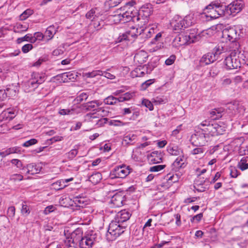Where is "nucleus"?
<instances>
[{
    "label": "nucleus",
    "mask_w": 248,
    "mask_h": 248,
    "mask_svg": "<svg viewBox=\"0 0 248 248\" xmlns=\"http://www.w3.org/2000/svg\"><path fill=\"white\" fill-rule=\"evenodd\" d=\"M171 37H174L172 42L173 46L177 47L194 43L197 35L195 30H193L177 35L171 34Z\"/></svg>",
    "instance_id": "nucleus-1"
},
{
    "label": "nucleus",
    "mask_w": 248,
    "mask_h": 248,
    "mask_svg": "<svg viewBox=\"0 0 248 248\" xmlns=\"http://www.w3.org/2000/svg\"><path fill=\"white\" fill-rule=\"evenodd\" d=\"M127 225L120 224L115 220H112L109 224L107 236L109 240L112 241L123 233Z\"/></svg>",
    "instance_id": "nucleus-2"
},
{
    "label": "nucleus",
    "mask_w": 248,
    "mask_h": 248,
    "mask_svg": "<svg viewBox=\"0 0 248 248\" xmlns=\"http://www.w3.org/2000/svg\"><path fill=\"white\" fill-rule=\"evenodd\" d=\"M198 127L202 131L208 132L212 136L221 134V126L215 121L205 120L202 121Z\"/></svg>",
    "instance_id": "nucleus-3"
},
{
    "label": "nucleus",
    "mask_w": 248,
    "mask_h": 248,
    "mask_svg": "<svg viewBox=\"0 0 248 248\" xmlns=\"http://www.w3.org/2000/svg\"><path fill=\"white\" fill-rule=\"evenodd\" d=\"M129 166H119L115 167L110 172L109 176L111 179L124 178L130 172Z\"/></svg>",
    "instance_id": "nucleus-4"
},
{
    "label": "nucleus",
    "mask_w": 248,
    "mask_h": 248,
    "mask_svg": "<svg viewBox=\"0 0 248 248\" xmlns=\"http://www.w3.org/2000/svg\"><path fill=\"white\" fill-rule=\"evenodd\" d=\"M215 8V11L217 13V15L222 16L228 15V9L227 5L221 3L219 1L216 0L212 2L210 4L207 5L205 9L212 10Z\"/></svg>",
    "instance_id": "nucleus-5"
},
{
    "label": "nucleus",
    "mask_w": 248,
    "mask_h": 248,
    "mask_svg": "<svg viewBox=\"0 0 248 248\" xmlns=\"http://www.w3.org/2000/svg\"><path fill=\"white\" fill-rule=\"evenodd\" d=\"M224 63L228 70L240 68L242 64L239 57L232 53H231L229 56L225 58Z\"/></svg>",
    "instance_id": "nucleus-6"
},
{
    "label": "nucleus",
    "mask_w": 248,
    "mask_h": 248,
    "mask_svg": "<svg viewBox=\"0 0 248 248\" xmlns=\"http://www.w3.org/2000/svg\"><path fill=\"white\" fill-rule=\"evenodd\" d=\"M96 234H88L79 240V247L80 248H91L95 242Z\"/></svg>",
    "instance_id": "nucleus-7"
},
{
    "label": "nucleus",
    "mask_w": 248,
    "mask_h": 248,
    "mask_svg": "<svg viewBox=\"0 0 248 248\" xmlns=\"http://www.w3.org/2000/svg\"><path fill=\"white\" fill-rule=\"evenodd\" d=\"M190 141L194 146L202 147L206 141L205 134L203 133L196 132L195 134L192 135Z\"/></svg>",
    "instance_id": "nucleus-8"
},
{
    "label": "nucleus",
    "mask_w": 248,
    "mask_h": 248,
    "mask_svg": "<svg viewBox=\"0 0 248 248\" xmlns=\"http://www.w3.org/2000/svg\"><path fill=\"white\" fill-rule=\"evenodd\" d=\"M185 20L179 16H175L171 20V27H173V33H180L183 28H186Z\"/></svg>",
    "instance_id": "nucleus-9"
},
{
    "label": "nucleus",
    "mask_w": 248,
    "mask_h": 248,
    "mask_svg": "<svg viewBox=\"0 0 248 248\" xmlns=\"http://www.w3.org/2000/svg\"><path fill=\"white\" fill-rule=\"evenodd\" d=\"M222 37L230 42H235L237 38L236 30L233 27L224 29L222 31Z\"/></svg>",
    "instance_id": "nucleus-10"
},
{
    "label": "nucleus",
    "mask_w": 248,
    "mask_h": 248,
    "mask_svg": "<svg viewBox=\"0 0 248 248\" xmlns=\"http://www.w3.org/2000/svg\"><path fill=\"white\" fill-rule=\"evenodd\" d=\"M42 169V167L39 165L34 163H31L22 168V170L26 171L25 174L34 175L39 173Z\"/></svg>",
    "instance_id": "nucleus-11"
},
{
    "label": "nucleus",
    "mask_w": 248,
    "mask_h": 248,
    "mask_svg": "<svg viewBox=\"0 0 248 248\" xmlns=\"http://www.w3.org/2000/svg\"><path fill=\"white\" fill-rule=\"evenodd\" d=\"M227 108L229 110L228 113H231L232 115L240 113L243 110V107L237 101H234L228 103Z\"/></svg>",
    "instance_id": "nucleus-12"
},
{
    "label": "nucleus",
    "mask_w": 248,
    "mask_h": 248,
    "mask_svg": "<svg viewBox=\"0 0 248 248\" xmlns=\"http://www.w3.org/2000/svg\"><path fill=\"white\" fill-rule=\"evenodd\" d=\"M243 7L242 4L238 1L232 2L227 5L228 15H235L241 11Z\"/></svg>",
    "instance_id": "nucleus-13"
},
{
    "label": "nucleus",
    "mask_w": 248,
    "mask_h": 248,
    "mask_svg": "<svg viewBox=\"0 0 248 248\" xmlns=\"http://www.w3.org/2000/svg\"><path fill=\"white\" fill-rule=\"evenodd\" d=\"M131 216V214L127 211L124 210L119 212L115 218V221L124 225H126L125 222L128 220Z\"/></svg>",
    "instance_id": "nucleus-14"
},
{
    "label": "nucleus",
    "mask_w": 248,
    "mask_h": 248,
    "mask_svg": "<svg viewBox=\"0 0 248 248\" xmlns=\"http://www.w3.org/2000/svg\"><path fill=\"white\" fill-rule=\"evenodd\" d=\"M174 160V161L171 164V170L176 171L180 168H184L185 167V160L184 156H178L176 158L171 156V160Z\"/></svg>",
    "instance_id": "nucleus-15"
},
{
    "label": "nucleus",
    "mask_w": 248,
    "mask_h": 248,
    "mask_svg": "<svg viewBox=\"0 0 248 248\" xmlns=\"http://www.w3.org/2000/svg\"><path fill=\"white\" fill-rule=\"evenodd\" d=\"M217 60L213 55L211 52H209L204 54L200 60V63L201 65H207L213 63Z\"/></svg>",
    "instance_id": "nucleus-16"
},
{
    "label": "nucleus",
    "mask_w": 248,
    "mask_h": 248,
    "mask_svg": "<svg viewBox=\"0 0 248 248\" xmlns=\"http://www.w3.org/2000/svg\"><path fill=\"white\" fill-rule=\"evenodd\" d=\"M102 104V103L99 100H94L82 104V107L86 111L95 110H97V108Z\"/></svg>",
    "instance_id": "nucleus-17"
},
{
    "label": "nucleus",
    "mask_w": 248,
    "mask_h": 248,
    "mask_svg": "<svg viewBox=\"0 0 248 248\" xmlns=\"http://www.w3.org/2000/svg\"><path fill=\"white\" fill-rule=\"evenodd\" d=\"M137 141V136L133 134L124 135L122 140V144L126 146L133 145Z\"/></svg>",
    "instance_id": "nucleus-18"
},
{
    "label": "nucleus",
    "mask_w": 248,
    "mask_h": 248,
    "mask_svg": "<svg viewBox=\"0 0 248 248\" xmlns=\"http://www.w3.org/2000/svg\"><path fill=\"white\" fill-rule=\"evenodd\" d=\"M162 155L160 152L155 151L148 155V159L154 164L159 163L162 161Z\"/></svg>",
    "instance_id": "nucleus-19"
},
{
    "label": "nucleus",
    "mask_w": 248,
    "mask_h": 248,
    "mask_svg": "<svg viewBox=\"0 0 248 248\" xmlns=\"http://www.w3.org/2000/svg\"><path fill=\"white\" fill-rule=\"evenodd\" d=\"M147 58V53L144 51H140L135 55L134 61L135 62L142 64L146 62Z\"/></svg>",
    "instance_id": "nucleus-20"
},
{
    "label": "nucleus",
    "mask_w": 248,
    "mask_h": 248,
    "mask_svg": "<svg viewBox=\"0 0 248 248\" xmlns=\"http://www.w3.org/2000/svg\"><path fill=\"white\" fill-rule=\"evenodd\" d=\"M128 37V41H131L136 39L138 36L142 34V32L139 31L138 28L132 27L130 30L125 31Z\"/></svg>",
    "instance_id": "nucleus-21"
},
{
    "label": "nucleus",
    "mask_w": 248,
    "mask_h": 248,
    "mask_svg": "<svg viewBox=\"0 0 248 248\" xmlns=\"http://www.w3.org/2000/svg\"><path fill=\"white\" fill-rule=\"evenodd\" d=\"M123 197L119 193L114 195L111 199V203L113 204V207H119L123 205Z\"/></svg>",
    "instance_id": "nucleus-22"
},
{
    "label": "nucleus",
    "mask_w": 248,
    "mask_h": 248,
    "mask_svg": "<svg viewBox=\"0 0 248 248\" xmlns=\"http://www.w3.org/2000/svg\"><path fill=\"white\" fill-rule=\"evenodd\" d=\"M73 76V74L70 73V72H66L54 76L52 78L59 81L60 82L62 81L64 82V80H66L67 78H68L69 79L73 78L74 77Z\"/></svg>",
    "instance_id": "nucleus-23"
},
{
    "label": "nucleus",
    "mask_w": 248,
    "mask_h": 248,
    "mask_svg": "<svg viewBox=\"0 0 248 248\" xmlns=\"http://www.w3.org/2000/svg\"><path fill=\"white\" fill-rule=\"evenodd\" d=\"M134 14L133 11L130 8L125 12L122 13L123 19L122 23H124L130 22L132 19V16Z\"/></svg>",
    "instance_id": "nucleus-24"
},
{
    "label": "nucleus",
    "mask_w": 248,
    "mask_h": 248,
    "mask_svg": "<svg viewBox=\"0 0 248 248\" xmlns=\"http://www.w3.org/2000/svg\"><path fill=\"white\" fill-rule=\"evenodd\" d=\"M85 121L88 122H92L94 125H97L99 124V122L101 121V119L94 116L93 113H88L85 116Z\"/></svg>",
    "instance_id": "nucleus-25"
},
{
    "label": "nucleus",
    "mask_w": 248,
    "mask_h": 248,
    "mask_svg": "<svg viewBox=\"0 0 248 248\" xmlns=\"http://www.w3.org/2000/svg\"><path fill=\"white\" fill-rule=\"evenodd\" d=\"M237 167L242 171L248 169V156L243 157L238 163Z\"/></svg>",
    "instance_id": "nucleus-26"
},
{
    "label": "nucleus",
    "mask_w": 248,
    "mask_h": 248,
    "mask_svg": "<svg viewBox=\"0 0 248 248\" xmlns=\"http://www.w3.org/2000/svg\"><path fill=\"white\" fill-rule=\"evenodd\" d=\"M98 10L97 8H92L91 9L89 12L87 13L86 14V18L93 20L95 19L96 17H98L99 14L98 12H96V11Z\"/></svg>",
    "instance_id": "nucleus-27"
},
{
    "label": "nucleus",
    "mask_w": 248,
    "mask_h": 248,
    "mask_svg": "<svg viewBox=\"0 0 248 248\" xmlns=\"http://www.w3.org/2000/svg\"><path fill=\"white\" fill-rule=\"evenodd\" d=\"M224 51V48L220 45L216 46L212 50L211 53L217 60L219 56Z\"/></svg>",
    "instance_id": "nucleus-28"
},
{
    "label": "nucleus",
    "mask_w": 248,
    "mask_h": 248,
    "mask_svg": "<svg viewBox=\"0 0 248 248\" xmlns=\"http://www.w3.org/2000/svg\"><path fill=\"white\" fill-rule=\"evenodd\" d=\"M31 78H34L36 82L39 84L43 83L46 80V76L44 74H41L38 73H33L31 75Z\"/></svg>",
    "instance_id": "nucleus-29"
},
{
    "label": "nucleus",
    "mask_w": 248,
    "mask_h": 248,
    "mask_svg": "<svg viewBox=\"0 0 248 248\" xmlns=\"http://www.w3.org/2000/svg\"><path fill=\"white\" fill-rule=\"evenodd\" d=\"M102 179V174L100 172H96L93 174L89 177V180L93 184H96Z\"/></svg>",
    "instance_id": "nucleus-30"
},
{
    "label": "nucleus",
    "mask_w": 248,
    "mask_h": 248,
    "mask_svg": "<svg viewBox=\"0 0 248 248\" xmlns=\"http://www.w3.org/2000/svg\"><path fill=\"white\" fill-rule=\"evenodd\" d=\"M63 248H77L74 239L71 237H67L64 240Z\"/></svg>",
    "instance_id": "nucleus-31"
},
{
    "label": "nucleus",
    "mask_w": 248,
    "mask_h": 248,
    "mask_svg": "<svg viewBox=\"0 0 248 248\" xmlns=\"http://www.w3.org/2000/svg\"><path fill=\"white\" fill-rule=\"evenodd\" d=\"M121 11V9H119L117 10L115 15L110 16V17L113 18V21L115 24L122 22L123 16L122 13L120 12Z\"/></svg>",
    "instance_id": "nucleus-32"
},
{
    "label": "nucleus",
    "mask_w": 248,
    "mask_h": 248,
    "mask_svg": "<svg viewBox=\"0 0 248 248\" xmlns=\"http://www.w3.org/2000/svg\"><path fill=\"white\" fill-rule=\"evenodd\" d=\"M52 187L53 188L56 190H61L66 186H67L68 185L66 184H64L63 183V181L62 179L59 180L57 181V182L53 183L52 185Z\"/></svg>",
    "instance_id": "nucleus-33"
},
{
    "label": "nucleus",
    "mask_w": 248,
    "mask_h": 248,
    "mask_svg": "<svg viewBox=\"0 0 248 248\" xmlns=\"http://www.w3.org/2000/svg\"><path fill=\"white\" fill-rule=\"evenodd\" d=\"M39 83L38 82H36L35 80L34 79V78H32V79L29 80L26 84V87H29L30 88L27 92H29L31 91L34 90L35 88L38 87Z\"/></svg>",
    "instance_id": "nucleus-34"
},
{
    "label": "nucleus",
    "mask_w": 248,
    "mask_h": 248,
    "mask_svg": "<svg viewBox=\"0 0 248 248\" xmlns=\"http://www.w3.org/2000/svg\"><path fill=\"white\" fill-rule=\"evenodd\" d=\"M211 121L218 119L222 117L221 112L217 109H214L210 111Z\"/></svg>",
    "instance_id": "nucleus-35"
},
{
    "label": "nucleus",
    "mask_w": 248,
    "mask_h": 248,
    "mask_svg": "<svg viewBox=\"0 0 248 248\" xmlns=\"http://www.w3.org/2000/svg\"><path fill=\"white\" fill-rule=\"evenodd\" d=\"M74 202L76 204L77 206H78L79 207H83L86 204V203H85V199L83 197H76L74 198Z\"/></svg>",
    "instance_id": "nucleus-36"
},
{
    "label": "nucleus",
    "mask_w": 248,
    "mask_h": 248,
    "mask_svg": "<svg viewBox=\"0 0 248 248\" xmlns=\"http://www.w3.org/2000/svg\"><path fill=\"white\" fill-rule=\"evenodd\" d=\"M151 10L148 8H146L143 7L141 8V9L139 12L140 16H141V17L143 18L145 17L146 18H148V17L151 14Z\"/></svg>",
    "instance_id": "nucleus-37"
},
{
    "label": "nucleus",
    "mask_w": 248,
    "mask_h": 248,
    "mask_svg": "<svg viewBox=\"0 0 248 248\" xmlns=\"http://www.w3.org/2000/svg\"><path fill=\"white\" fill-rule=\"evenodd\" d=\"M148 18H146L143 17V19L140 20L138 23V26L140 28V31H141L142 34H144V33L147 30L146 27L144 28V26L145 25L148 23Z\"/></svg>",
    "instance_id": "nucleus-38"
},
{
    "label": "nucleus",
    "mask_w": 248,
    "mask_h": 248,
    "mask_svg": "<svg viewBox=\"0 0 248 248\" xmlns=\"http://www.w3.org/2000/svg\"><path fill=\"white\" fill-rule=\"evenodd\" d=\"M171 156H184L182 150L177 146L171 147Z\"/></svg>",
    "instance_id": "nucleus-39"
},
{
    "label": "nucleus",
    "mask_w": 248,
    "mask_h": 248,
    "mask_svg": "<svg viewBox=\"0 0 248 248\" xmlns=\"http://www.w3.org/2000/svg\"><path fill=\"white\" fill-rule=\"evenodd\" d=\"M116 97L110 95L104 100V103L106 105H113L116 104Z\"/></svg>",
    "instance_id": "nucleus-40"
},
{
    "label": "nucleus",
    "mask_w": 248,
    "mask_h": 248,
    "mask_svg": "<svg viewBox=\"0 0 248 248\" xmlns=\"http://www.w3.org/2000/svg\"><path fill=\"white\" fill-rule=\"evenodd\" d=\"M230 175L232 178H236L238 175L241 174V173L234 167L231 166L230 168Z\"/></svg>",
    "instance_id": "nucleus-41"
},
{
    "label": "nucleus",
    "mask_w": 248,
    "mask_h": 248,
    "mask_svg": "<svg viewBox=\"0 0 248 248\" xmlns=\"http://www.w3.org/2000/svg\"><path fill=\"white\" fill-rule=\"evenodd\" d=\"M88 97V95L85 93H82L76 97L75 100L78 103H80L83 100H86Z\"/></svg>",
    "instance_id": "nucleus-42"
},
{
    "label": "nucleus",
    "mask_w": 248,
    "mask_h": 248,
    "mask_svg": "<svg viewBox=\"0 0 248 248\" xmlns=\"http://www.w3.org/2000/svg\"><path fill=\"white\" fill-rule=\"evenodd\" d=\"M33 14V11L30 9L25 10L21 15L20 18L21 20H25L30 16Z\"/></svg>",
    "instance_id": "nucleus-43"
},
{
    "label": "nucleus",
    "mask_w": 248,
    "mask_h": 248,
    "mask_svg": "<svg viewBox=\"0 0 248 248\" xmlns=\"http://www.w3.org/2000/svg\"><path fill=\"white\" fill-rule=\"evenodd\" d=\"M142 105L147 108H148L150 110H153L154 109L153 105L151 101L147 99H144L142 101Z\"/></svg>",
    "instance_id": "nucleus-44"
},
{
    "label": "nucleus",
    "mask_w": 248,
    "mask_h": 248,
    "mask_svg": "<svg viewBox=\"0 0 248 248\" xmlns=\"http://www.w3.org/2000/svg\"><path fill=\"white\" fill-rule=\"evenodd\" d=\"M137 14L138 13L136 11L134 12V14L132 16V19L131 20V21H132L134 23H137L138 24V23L140 20L143 19V18L141 17V16H140L139 13H138V15Z\"/></svg>",
    "instance_id": "nucleus-45"
},
{
    "label": "nucleus",
    "mask_w": 248,
    "mask_h": 248,
    "mask_svg": "<svg viewBox=\"0 0 248 248\" xmlns=\"http://www.w3.org/2000/svg\"><path fill=\"white\" fill-rule=\"evenodd\" d=\"M78 153V151L77 149H72L67 154V158L69 159L72 160L77 155Z\"/></svg>",
    "instance_id": "nucleus-46"
},
{
    "label": "nucleus",
    "mask_w": 248,
    "mask_h": 248,
    "mask_svg": "<svg viewBox=\"0 0 248 248\" xmlns=\"http://www.w3.org/2000/svg\"><path fill=\"white\" fill-rule=\"evenodd\" d=\"M11 163L17 168L22 170L23 164L21 160L17 159H13L11 160Z\"/></svg>",
    "instance_id": "nucleus-47"
},
{
    "label": "nucleus",
    "mask_w": 248,
    "mask_h": 248,
    "mask_svg": "<svg viewBox=\"0 0 248 248\" xmlns=\"http://www.w3.org/2000/svg\"><path fill=\"white\" fill-rule=\"evenodd\" d=\"M15 208L14 206H10L8 208L7 215L9 218L12 219L15 215Z\"/></svg>",
    "instance_id": "nucleus-48"
},
{
    "label": "nucleus",
    "mask_w": 248,
    "mask_h": 248,
    "mask_svg": "<svg viewBox=\"0 0 248 248\" xmlns=\"http://www.w3.org/2000/svg\"><path fill=\"white\" fill-rule=\"evenodd\" d=\"M7 153H8V155L11 154H14V153H19L21 151V149L20 147H14L9 148L7 149H6Z\"/></svg>",
    "instance_id": "nucleus-49"
},
{
    "label": "nucleus",
    "mask_w": 248,
    "mask_h": 248,
    "mask_svg": "<svg viewBox=\"0 0 248 248\" xmlns=\"http://www.w3.org/2000/svg\"><path fill=\"white\" fill-rule=\"evenodd\" d=\"M238 153L240 155H248V148L247 146H240L239 148Z\"/></svg>",
    "instance_id": "nucleus-50"
},
{
    "label": "nucleus",
    "mask_w": 248,
    "mask_h": 248,
    "mask_svg": "<svg viewBox=\"0 0 248 248\" xmlns=\"http://www.w3.org/2000/svg\"><path fill=\"white\" fill-rule=\"evenodd\" d=\"M155 79L147 80L141 84V88L142 90H146L150 85L154 82Z\"/></svg>",
    "instance_id": "nucleus-51"
},
{
    "label": "nucleus",
    "mask_w": 248,
    "mask_h": 248,
    "mask_svg": "<svg viewBox=\"0 0 248 248\" xmlns=\"http://www.w3.org/2000/svg\"><path fill=\"white\" fill-rule=\"evenodd\" d=\"M204 152V150L202 147H197L194 148L192 151L191 154L194 155L203 154Z\"/></svg>",
    "instance_id": "nucleus-52"
},
{
    "label": "nucleus",
    "mask_w": 248,
    "mask_h": 248,
    "mask_svg": "<svg viewBox=\"0 0 248 248\" xmlns=\"http://www.w3.org/2000/svg\"><path fill=\"white\" fill-rule=\"evenodd\" d=\"M37 142V140L35 139H31L25 142H24L22 146L26 147H28L31 145H34Z\"/></svg>",
    "instance_id": "nucleus-53"
},
{
    "label": "nucleus",
    "mask_w": 248,
    "mask_h": 248,
    "mask_svg": "<svg viewBox=\"0 0 248 248\" xmlns=\"http://www.w3.org/2000/svg\"><path fill=\"white\" fill-rule=\"evenodd\" d=\"M125 40H128V37L126 34L125 32L122 33H120L119 37L117 39V42L120 43Z\"/></svg>",
    "instance_id": "nucleus-54"
},
{
    "label": "nucleus",
    "mask_w": 248,
    "mask_h": 248,
    "mask_svg": "<svg viewBox=\"0 0 248 248\" xmlns=\"http://www.w3.org/2000/svg\"><path fill=\"white\" fill-rule=\"evenodd\" d=\"M30 213V210L29 206L26 204H22L21 209V213L25 216L29 215Z\"/></svg>",
    "instance_id": "nucleus-55"
},
{
    "label": "nucleus",
    "mask_w": 248,
    "mask_h": 248,
    "mask_svg": "<svg viewBox=\"0 0 248 248\" xmlns=\"http://www.w3.org/2000/svg\"><path fill=\"white\" fill-rule=\"evenodd\" d=\"M31 34H26V35H25L23 37L18 38L17 39V43L18 44H20V43H21V42H22L23 41H29H29H30V40L31 39Z\"/></svg>",
    "instance_id": "nucleus-56"
},
{
    "label": "nucleus",
    "mask_w": 248,
    "mask_h": 248,
    "mask_svg": "<svg viewBox=\"0 0 248 248\" xmlns=\"http://www.w3.org/2000/svg\"><path fill=\"white\" fill-rule=\"evenodd\" d=\"M33 46L31 44H26L22 46V51L24 53H26L31 50Z\"/></svg>",
    "instance_id": "nucleus-57"
},
{
    "label": "nucleus",
    "mask_w": 248,
    "mask_h": 248,
    "mask_svg": "<svg viewBox=\"0 0 248 248\" xmlns=\"http://www.w3.org/2000/svg\"><path fill=\"white\" fill-rule=\"evenodd\" d=\"M56 210V207L54 205H49L45 208L44 213L45 215H47L53 211H54Z\"/></svg>",
    "instance_id": "nucleus-58"
},
{
    "label": "nucleus",
    "mask_w": 248,
    "mask_h": 248,
    "mask_svg": "<svg viewBox=\"0 0 248 248\" xmlns=\"http://www.w3.org/2000/svg\"><path fill=\"white\" fill-rule=\"evenodd\" d=\"M170 180V177L166 179V181L163 182L161 185V186L163 190L168 189L170 187V183L169 180Z\"/></svg>",
    "instance_id": "nucleus-59"
},
{
    "label": "nucleus",
    "mask_w": 248,
    "mask_h": 248,
    "mask_svg": "<svg viewBox=\"0 0 248 248\" xmlns=\"http://www.w3.org/2000/svg\"><path fill=\"white\" fill-rule=\"evenodd\" d=\"M207 179H206V180H204L203 182H202V181H201V182L199 184H197V187L195 186V188L197 191H198V192H203V191H205L206 187H203V186H201V185H202L203 183H204Z\"/></svg>",
    "instance_id": "nucleus-60"
},
{
    "label": "nucleus",
    "mask_w": 248,
    "mask_h": 248,
    "mask_svg": "<svg viewBox=\"0 0 248 248\" xmlns=\"http://www.w3.org/2000/svg\"><path fill=\"white\" fill-rule=\"evenodd\" d=\"M219 72V71L216 66H213L211 67L209 73L211 76L214 77L218 75Z\"/></svg>",
    "instance_id": "nucleus-61"
},
{
    "label": "nucleus",
    "mask_w": 248,
    "mask_h": 248,
    "mask_svg": "<svg viewBox=\"0 0 248 248\" xmlns=\"http://www.w3.org/2000/svg\"><path fill=\"white\" fill-rule=\"evenodd\" d=\"M23 179V176L20 174H14L11 175L10 179L14 181H21Z\"/></svg>",
    "instance_id": "nucleus-62"
},
{
    "label": "nucleus",
    "mask_w": 248,
    "mask_h": 248,
    "mask_svg": "<svg viewBox=\"0 0 248 248\" xmlns=\"http://www.w3.org/2000/svg\"><path fill=\"white\" fill-rule=\"evenodd\" d=\"M142 66H139L138 67L136 68L133 72H132V75L133 76L135 77H141V70L140 68H142Z\"/></svg>",
    "instance_id": "nucleus-63"
},
{
    "label": "nucleus",
    "mask_w": 248,
    "mask_h": 248,
    "mask_svg": "<svg viewBox=\"0 0 248 248\" xmlns=\"http://www.w3.org/2000/svg\"><path fill=\"white\" fill-rule=\"evenodd\" d=\"M109 124H110V125H114V126H123V125H124V124L123 122H122L119 120H111L109 122Z\"/></svg>",
    "instance_id": "nucleus-64"
}]
</instances>
